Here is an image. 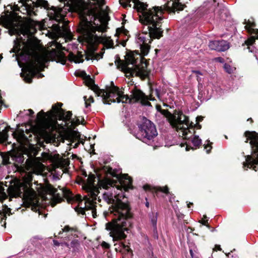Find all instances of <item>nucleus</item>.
Returning <instances> with one entry per match:
<instances>
[{
	"label": "nucleus",
	"mask_w": 258,
	"mask_h": 258,
	"mask_svg": "<svg viewBox=\"0 0 258 258\" xmlns=\"http://www.w3.org/2000/svg\"><path fill=\"white\" fill-rule=\"evenodd\" d=\"M139 128L136 138L146 144H150L151 141L157 135L155 126L146 118H143L142 123L139 125Z\"/></svg>",
	"instance_id": "1a4fd4ad"
},
{
	"label": "nucleus",
	"mask_w": 258,
	"mask_h": 258,
	"mask_svg": "<svg viewBox=\"0 0 258 258\" xmlns=\"http://www.w3.org/2000/svg\"><path fill=\"white\" fill-rule=\"evenodd\" d=\"M255 37H251L249 39H248L246 41H245V44L247 45V49H248L250 52H253V50L252 49V47H250L254 42H255Z\"/></svg>",
	"instance_id": "7c9ffc66"
},
{
	"label": "nucleus",
	"mask_w": 258,
	"mask_h": 258,
	"mask_svg": "<svg viewBox=\"0 0 258 258\" xmlns=\"http://www.w3.org/2000/svg\"><path fill=\"white\" fill-rule=\"evenodd\" d=\"M50 46H54L50 51H46L42 54L34 55L31 60L26 63V66L22 69L21 76L27 83L32 82V78L37 76L38 78L43 77L40 73L42 71L45 63L49 60L56 61L64 64L67 58L64 54L60 51L62 49V46L60 42H53Z\"/></svg>",
	"instance_id": "7ed1b4c3"
},
{
	"label": "nucleus",
	"mask_w": 258,
	"mask_h": 258,
	"mask_svg": "<svg viewBox=\"0 0 258 258\" xmlns=\"http://www.w3.org/2000/svg\"><path fill=\"white\" fill-rule=\"evenodd\" d=\"M189 252H190V254L191 255V258H195V256L194 255L193 250L192 249H190Z\"/></svg>",
	"instance_id": "49530a36"
},
{
	"label": "nucleus",
	"mask_w": 258,
	"mask_h": 258,
	"mask_svg": "<svg viewBox=\"0 0 258 258\" xmlns=\"http://www.w3.org/2000/svg\"><path fill=\"white\" fill-rule=\"evenodd\" d=\"M217 41H213L210 42L209 46L211 49L216 50V48H217V45L216 44L215 42Z\"/></svg>",
	"instance_id": "4c0bfd02"
},
{
	"label": "nucleus",
	"mask_w": 258,
	"mask_h": 258,
	"mask_svg": "<svg viewBox=\"0 0 258 258\" xmlns=\"http://www.w3.org/2000/svg\"><path fill=\"white\" fill-rule=\"evenodd\" d=\"M32 134L33 132L26 128V126H18L12 135L14 138L23 147L29 144Z\"/></svg>",
	"instance_id": "4468645a"
},
{
	"label": "nucleus",
	"mask_w": 258,
	"mask_h": 258,
	"mask_svg": "<svg viewBox=\"0 0 258 258\" xmlns=\"http://www.w3.org/2000/svg\"><path fill=\"white\" fill-rule=\"evenodd\" d=\"M103 198L105 201L108 204H113V195L109 191L105 192L103 194Z\"/></svg>",
	"instance_id": "c756f323"
},
{
	"label": "nucleus",
	"mask_w": 258,
	"mask_h": 258,
	"mask_svg": "<svg viewBox=\"0 0 258 258\" xmlns=\"http://www.w3.org/2000/svg\"><path fill=\"white\" fill-rule=\"evenodd\" d=\"M119 4L124 8H131L132 4L131 2L134 3V9H136L138 12H143L148 10V5L140 2L139 0H119Z\"/></svg>",
	"instance_id": "6ab92c4d"
},
{
	"label": "nucleus",
	"mask_w": 258,
	"mask_h": 258,
	"mask_svg": "<svg viewBox=\"0 0 258 258\" xmlns=\"http://www.w3.org/2000/svg\"><path fill=\"white\" fill-rule=\"evenodd\" d=\"M105 229L109 231V235L113 237V220L106 224Z\"/></svg>",
	"instance_id": "2f4dec72"
},
{
	"label": "nucleus",
	"mask_w": 258,
	"mask_h": 258,
	"mask_svg": "<svg viewBox=\"0 0 258 258\" xmlns=\"http://www.w3.org/2000/svg\"><path fill=\"white\" fill-rule=\"evenodd\" d=\"M9 127H6L2 132H0V142H6L8 139V132L9 131Z\"/></svg>",
	"instance_id": "cd10ccee"
},
{
	"label": "nucleus",
	"mask_w": 258,
	"mask_h": 258,
	"mask_svg": "<svg viewBox=\"0 0 258 258\" xmlns=\"http://www.w3.org/2000/svg\"><path fill=\"white\" fill-rule=\"evenodd\" d=\"M164 10L161 7H155L143 12H139L140 21L143 25V32L136 36V42L138 44L143 55H147L149 51L152 39H159L163 36L162 21Z\"/></svg>",
	"instance_id": "f03ea898"
},
{
	"label": "nucleus",
	"mask_w": 258,
	"mask_h": 258,
	"mask_svg": "<svg viewBox=\"0 0 258 258\" xmlns=\"http://www.w3.org/2000/svg\"><path fill=\"white\" fill-rule=\"evenodd\" d=\"M86 85L90 87L96 95L102 97V100L104 104H111L113 101V82H110L109 86H106L105 90L100 89L98 86L94 84V81L90 77H88L85 80Z\"/></svg>",
	"instance_id": "9d476101"
},
{
	"label": "nucleus",
	"mask_w": 258,
	"mask_h": 258,
	"mask_svg": "<svg viewBox=\"0 0 258 258\" xmlns=\"http://www.w3.org/2000/svg\"><path fill=\"white\" fill-rule=\"evenodd\" d=\"M198 125V128H201V126L200 125Z\"/></svg>",
	"instance_id": "774afa93"
},
{
	"label": "nucleus",
	"mask_w": 258,
	"mask_h": 258,
	"mask_svg": "<svg viewBox=\"0 0 258 258\" xmlns=\"http://www.w3.org/2000/svg\"><path fill=\"white\" fill-rule=\"evenodd\" d=\"M74 229L73 228L70 227L69 226H66L63 228L62 229V230L60 231L58 234H61L62 232H65L66 233H68V234H66V237L69 239V235L70 234L73 235V232H74Z\"/></svg>",
	"instance_id": "c85d7f7f"
},
{
	"label": "nucleus",
	"mask_w": 258,
	"mask_h": 258,
	"mask_svg": "<svg viewBox=\"0 0 258 258\" xmlns=\"http://www.w3.org/2000/svg\"><path fill=\"white\" fill-rule=\"evenodd\" d=\"M217 60H218V61H219L220 62H223V59L221 57H217L216 58Z\"/></svg>",
	"instance_id": "864d4df0"
},
{
	"label": "nucleus",
	"mask_w": 258,
	"mask_h": 258,
	"mask_svg": "<svg viewBox=\"0 0 258 258\" xmlns=\"http://www.w3.org/2000/svg\"><path fill=\"white\" fill-rule=\"evenodd\" d=\"M146 206L147 207H149V204L148 202L146 203Z\"/></svg>",
	"instance_id": "0e129e2a"
},
{
	"label": "nucleus",
	"mask_w": 258,
	"mask_h": 258,
	"mask_svg": "<svg viewBox=\"0 0 258 258\" xmlns=\"http://www.w3.org/2000/svg\"><path fill=\"white\" fill-rule=\"evenodd\" d=\"M206 218H207V217L206 216H204V218L202 219V220L200 221V222L203 225H206L208 228H209L210 226L209 225L207 224V223H208V220H207Z\"/></svg>",
	"instance_id": "a19ab883"
},
{
	"label": "nucleus",
	"mask_w": 258,
	"mask_h": 258,
	"mask_svg": "<svg viewBox=\"0 0 258 258\" xmlns=\"http://www.w3.org/2000/svg\"><path fill=\"white\" fill-rule=\"evenodd\" d=\"M203 120V117L202 116H198L196 118V121L199 122L200 121H201Z\"/></svg>",
	"instance_id": "a18cd8bd"
},
{
	"label": "nucleus",
	"mask_w": 258,
	"mask_h": 258,
	"mask_svg": "<svg viewBox=\"0 0 258 258\" xmlns=\"http://www.w3.org/2000/svg\"><path fill=\"white\" fill-rule=\"evenodd\" d=\"M150 218L151 221V223L154 228L156 227L157 224V213H152L150 215Z\"/></svg>",
	"instance_id": "473e14b6"
},
{
	"label": "nucleus",
	"mask_w": 258,
	"mask_h": 258,
	"mask_svg": "<svg viewBox=\"0 0 258 258\" xmlns=\"http://www.w3.org/2000/svg\"><path fill=\"white\" fill-rule=\"evenodd\" d=\"M52 110L49 112V115L48 116V119H46V114L43 111H40L37 114V119L39 121L42 122L41 128L42 132L46 135H48L52 133V132L55 131L57 128V122L56 120L53 119L52 117L53 116L50 115V113Z\"/></svg>",
	"instance_id": "ddd939ff"
},
{
	"label": "nucleus",
	"mask_w": 258,
	"mask_h": 258,
	"mask_svg": "<svg viewBox=\"0 0 258 258\" xmlns=\"http://www.w3.org/2000/svg\"><path fill=\"white\" fill-rule=\"evenodd\" d=\"M32 175L28 173L27 177L23 181L16 180L8 189V196L0 187V200L3 202L9 196L10 200L13 198L21 197L31 206V209L34 212L38 210V201L36 199L35 191L31 187Z\"/></svg>",
	"instance_id": "20e7f679"
},
{
	"label": "nucleus",
	"mask_w": 258,
	"mask_h": 258,
	"mask_svg": "<svg viewBox=\"0 0 258 258\" xmlns=\"http://www.w3.org/2000/svg\"><path fill=\"white\" fill-rule=\"evenodd\" d=\"M212 148V147L209 145L205 146V149L207 150V152L209 153Z\"/></svg>",
	"instance_id": "37998d69"
},
{
	"label": "nucleus",
	"mask_w": 258,
	"mask_h": 258,
	"mask_svg": "<svg viewBox=\"0 0 258 258\" xmlns=\"http://www.w3.org/2000/svg\"><path fill=\"white\" fill-rule=\"evenodd\" d=\"M126 60L128 65H133L131 68L128 66L126 67V73H129L132 76L134 75L137 76L146 75V72L144 67H140L139 65V63L141 62V56L138 52H133L128 54Z\"/></svg>",
	"instance_id": "9b49d317"
},
{
	"label": "nucleus",
	"mask_w": 258,
	"mask_h": 258,
	"mask_svg": "<svg viewBox=\"0 0 258 258\" xmlns=\"http://www.w3.org/2000/svg\"><path fill=\"white\" fill-rule=\"evenodd\" d=\"M35 240H36V238H35V237H34V238H33L31 239L30 240V241H31V242L32 243V242H33L35 241Z\"/></svg>",
	"instance_id": "13d9d810"
},
{
	"label": "nucleus",
	"mask_w": 258,
	"mask_h": 258,
	"mask_svg": "<svg viewBox=\"0 0 258 258\" xmlns=\"http://www.w3.org/2000/svg\"><path fill=\"white\" fill-rule=\"evenodd\" d=\"M214 249L218 250H221V248L220 245H216L215 246Z\"/></svg>",
	"instance_id": "de8ad7c7"
},
{
	"label": "nucleus",
	"mask_w": 258,
	"mask_h": 258,
	"mask_svg": "<svg viewBox=\"0 0 258 258\" xmlns=\"http://www.w3.org/2000/svg\"><path fill=\"white\" fill-rule=\"evenodd\" d=\"M69 123H71L69 127L73 128L75 126L80 124L81 123V121L80 120L79 118H77L76 119H73Z\"/></svg>",
	"instance_id": "72a5a7b5"
},
{
	"label": "nucleus",
	"mask_w": 258,
	"mask_h": 258,
	"mask_svg": "<svg viewBox=\"0 0 258 258\" xmlns=\"http://www.w3.org/2000/svg\"><path fill=\"white\" fill-rule=\"evenodd\" d=\"M101 174L102 179L100 180L99 183L103 188L107 189L113 186V170L109 166L104 165L101 169Z\"/></svg>",
	"instance_id": "dca6fc26"
},
{
	"label": "nucleus",
	"mask_w": 258,
	"mask_h": 258,
	"mask_svg": "<svg viewBox=\"0 0 258 258\" xmlns=\"http://www.w3.org/2000/svg\"><path fill=\"white\" fill-rule=\"evenodd\" d=\"M18 2L21 4L20 7L24 6L26 9L30 8L32 4L36 7H43L45 9H48V4L44 0H37L36 2L33 0H19Z\"/></svg>",
	"instance_id": "aec40b11"
},
{
	"label": "nucleus",
	"mask_w": 258,
	"mask_h": 258,
	"mask_svg": "<svg viewBox=\"0 0 258 258\" xmlns=\"http://www.w3.org/2000/svg\"><path fill=\"white\" fill-rule=\"evenodd\" d=\"M47 192L51 195V205L54 207L57 203L61 202L62 197L66 198L68 201L73 200V196L71 192L66 188L60 189V192H57V189L50 184H48L45 187Z\"/></svg>",
	"instance_id": "f8f14e48"
},
{
	"label": "nucleus",
	"mask_w": 258,
	"mask_h": 258,
	"mask_svg": "<svg viewBox=\"0 0 258 258\" xmlns=\"http://www.w3.org/2000/svg\"><path fill=\"white\" fill-rule=\"evenodd\" d=\"M157 190L158 191H162L165 194H167L168 192V188L167 186L163 187H159L158 188Z\"/></svg>",
	"instance_id": "58836bf2"
},
{
	"label": "nucleus",
	"mask_w": 258,
	"mask_h": 258,
	"mask_svg": "<svg viewBox=\"0 0 258 258\" xmlns=\"http://www.w3.org/2000/svg\"><path fill=\"white\" fill-rule=\"evenodd\" d=\"M114 249L116 251H119L123 253H132L129 247L122 242L114 243Z\"/></svg>",
	"instance_id": "b1692460"
},
{
	"label": "nucleus",
	"mask_w": 258,
	"mask_h": 258,
	"mask_svg": "<svg viewBox=\"0 0 258 258\" xmlns=\"http://www.w3.org/2000/svg\"><path fill=\"white\" fill-rule=\"evenodd\" d=\"M90 100L93 102V98L92 97H90Z\"/></svg>",
	"instance_id": "e2e57ef3"
},
{
	"label": "nucleus",
	"mask_w": 258,
	"mask_h": 258,
	"mask_svg": "<svg viewBox=\"0 0 258 258\" xmlns=\"http://www.w3.org/2000/svg\"><path fill=\"white\" fill-rule=\"evenodd\" d=\"M101 246L104 248H108L110 247V245L105 241H103L101 243Z\"/></svg>",
	"instance_id": "79ce46f5"
},
{
	"label": "nucleus",
	"mask_w": 258,
	"mask_h": 258,
	"mask_svg": "<svg viewBox=\"0 0 258 258\" xmlns=\"http://www.w3.org/2000/svg\"><path fill=\"white\" fill-rule=\"evenodd\" d=\"M149 188V186L148 185H145L144 186V188L145 189V190H147V189H148Z\"/></svg>",
	"instance_id": "4d7b16f0"
},
{
	"label": "nucleus",
	"mask_w": 258,
	"mask_h": 258,
	"mask_svg": "<svg viewBox=\"0 0 258 258\" xmlns=\"http://www.w3.org/2000/svg\"><path fill=\"white\" fill-rule=\"evenodd\" d=\"M192 205V203H189L188 205H187V206L188 208H190V207H191V205Z\"/></svg>",
	"instance_id": "052dcab7"
},
{
	"label": "nucleus",
	"mask_w": 258,
	"mask_h": 258,
	"mask_svg": "<svg viewBox=\"0 0 258 258\" xmlns=\"http://www.w3.org/2000/svg\"><path fill=\"white\" fill-rule=\"evenodd\" d=\"M28 111H29L30 112V114H33L34 113V112L31 109H29L28 110Z\"/></svg>",
	"instance_id": "5fc2aeb1"
},
{
	"label": "nucleus",
	"mask_w": 258,
	"mask_h": 258,
	"mask_svg": "<svg viewBox=\"0 0 258 258\" xmlns=\"http://www.w3.org/2000/svg\"><path fill=\"white\" fill-rule=\"evenodd\" d=\"M191 142L194 147H191V149L193 150L199 147L202 143V141L200 139H199L198 136H195L194 138L191 139Z\"/></svg>",
	"instance_id": "bb28decb"
},
{
	"label": "nucleus",
	"mask_w": 258,
	"mask_h": 258,
	"mask_svg": "<svg viewBox=\"0 0 258 258\" xmlns=\"http://www.w3.org/2000/svg\"><path fill=\"white\" fill-rule=\"evenodd\" d=\"M192 73L197 75H202V74L199 71H192Z\"/></svg>",
	"instance_id": "09e8293b"
},
{
	"label": "nucleus",
	"mask_w": 258,
	"mask_h": 258,
	"mask_svg": "<svg viewBox=\"0 0 258 258\" xmlns=\"http://www.w3.org/2000/svg\"><path fill=\"white\" fill-rule=\"evenodd\" d=\"M183 6L178 0H170L164 6V8L168 11L174 12L182 10Z\"/></svg>",
	"instance_id": "412c9836"
},
{
	"label": "nucleus",
	"mask_w": 258,
	"mask_h": 258,
	"mask_svg": "<svg viewBox=\"0 0 258 258\" xmlns=\"http://www.w3.org/2000/svg\"><path fill=\"white\" fill-rule=\"evenodd\" d=\"M245 135L247 137L246 142L250 140L251 155L245 156L243 167L245 170L249 168L256 171L258 170V134L255 132H246Z\"/></svg>",
	"instance_id": "0eeeda50"
},
{
	"label": "nucleus",
	"mask_w": 258,
	"mask_h": 258,
	"mask_svg": "<svg viewBox=\"0 0 258 258\" xmlns=\"http://www.w3.org/2000/svg\"><path fill=\"white\" fill-rule=\"evenodd\" d=\"M192 205V203H189L188 205H187V206L188 208H190V207H191V205Z\"/></svg>",
	"instance_id": "bf43d9fd"
},
{
	"label": "nucleus",
	"mask_w": 258,
	"mask_h": 258,
	"mask_svg": "<svg viewBox=\"0 0 258 258\" xmlns=\"http://www.w3.org/2000/svg\"><path fill=\"white\" fill-rule=\"evenodd\" d=\"M84 189L87 191V195L84 197V201L81 199V196L78 195L76 197V201H78V207L76 208V211L79 214L91 215L94 218L97 217V212L95 209V201L97 199V196L99 193V188L94 185L91 182L84 185Z\"/></svg>",
	"instance_id": "39448f33"
},
{
	"label": "nucleus",
	"mask_w": 258,
	"mask_h": 258,
	"mask_svg": "<svg viewBox=\"0 0 258 258\" xmlns=\"http://www.w3.org/2000/svg\"><path fill=\"white\" fill-rule=\"evenodd\" d=\"M17 8L15 9L16 11H20L19 9L20 7L18 6V4L16 5Z\"/></svg>",
	"instance_id": "6e6d98bb"
},
{
	"label": "nucleus",
	"mask_w": 258,
	"mask_h": 258,
	"mask_svg": "<svg viewBox=\"0 0 258 258\" xmlns=\"http://www.w3.org/2000/svg\"><path fill=\"white\" fill-rule=\"evenodd\" d=\"M186 151H188L189 150V147H188V146L187 145L186 147Z\"/></svg>",
	"instance_id": "69168bd1"
},
{
	"label": "nucleus",
	"mask_w": 258,
	"mask_h": 258,
	"mask_svg": "<svg viewBox=\"0 0 258 258\" xmlns=\"http://www.w3.org/2000/svg\"><path fill=\"white\" fill-rule=\"evenodd\" d=\"M53 16H52V18L54 19L57 22H58L59 23H62L61 26L58 25V28H61L66 34L70 35L69 39H72V36L70 34V32L68 29V27L66 24V21L64 20V14L63 10L61 8H56L53 7Z\"/></svg>",
	"instance_id": "f3484780"
},
{
	"label": "nucleus",
	"mask_w": 258,
	"mask_h": 258,
	"mask_svg": "<svg viewBox=\"0 0 258 258\" xmlns=\"http://www.w3.org/2000/svg\"><path fill=\"white\" fill-rule=\"evenodd\" d=\"M249 120H250L251 121H252V119L250 118H248L247 119V121H249Z\"/></svg>",
	"instance_id": "338daca9"
},
{
	"label": "nucleus",
	"mask_w": 258,
	"mask_h": 258,
	"mask_svg": "<svg viewBox=\"0 0 258 258\" xmlns=\"http://www.w3.org/2000/svg\"><path fill=\"white\" fill-rule=\"evenodd\" d=\"M3 212L4 214L3 217L2 218V220L6 218V215L8 214L10 215L11 214V209L8 208L7 207H5L4 209H3Z\"/></svg>",
	"instance_id": "c9c22d12"
},
{
	"label": "nucleus",
	"mask_w": 258,
	"mask_h": 258,
	"mask_svg": "<svg viewBox=\"0 0 258 258\" xmlns=\"http://www.w3.org/2000/svg\"><path fill=\"white\" fill-rule=\"evenodd\" d=\"M113 207V205H111V206L110 207L109 209H110V213H112L113 212L112 210H111V208Z\"/></svg>",
	"instance_id": "680f3d73"
},
{
	"label": "nucleus",
	"mask_w": 258,
	"mask_h": 258,
	"mask_svg": "<svg viewBox=\"0 0 258 258\" xmlns=\"http://www.w3.org/2000/svg\"><path fill=\"white\" fill-rule=\"evenodd\" d=\"M167 119L170 124L178 132L179 135L185 139H189L195 133L188 117L181 111H175L173 114L167 113Z\"/></svg>",
	"instance_id": "423d86ee"
},
{
	"label": "nucleus",
	"mask_w": 258,
	"mask_h": 258,
	"mask_svg": "<svg viewBox=\"0 0 258 258\" xmlns=\"http://www.w3.org/2000/svg\"><path fill=\"white\" fill-rule=\"evenodd\" d=\"M215 43L217 45L216 50L218 51H224L229 47L228 43L225 40L218 41Z\"/></svg>",
	"instance_id": "a878e982"
},
{
	"label": "nucleus",
	"mask_w": 258,
	"mask_h": 258,
	"mask_svg": "<svg viewBox=\"0 0 258 258\" xmlns=\"http://www.w3.org/2000/svg\"><path fill=\"white\" fill-rule=\"evenodd\" d=\"M61 245L66 246V247H68L69 248H70V245L67 242H64L61 243Z\"/></svg>",
	"instance_id": "c03bdc74"
},
{
	"label": "nucleus",
	"mask_w": 258,
	"mask_h": 258,
	"mask_svg": "<svg viewBox=\"0 0 258 258\" xmlns=\"http://www.w3.org/2000/svg\"><path fill=\"white\" fill-rule=\"evenodd\" d=\"M6 27L9 29V33L11 35H29L31 32L27 27H24L22 24L17 22L13 19H10L7 21Z\"/></svg>",
	"instance_id": "2eb2a0df"
},
{
	"label": "nucleus",
	"mask_w": 258,
	"mask_h": 258,
	"mask_svg": "<svg viewBox=\"0 0 258 258\" xmlns=\"http://www.w3.org/2000/svg\"><path fill=\"white\" fill-rule=\"evenodd\" d=\"M53 242L54 245H55L56 246H58L60 244L59 243L57 240H53Z\"/></svg>",
	"instance_id": "8fccbe9b"
},
{
	"label": "nucleus",
	"mask_w": 258,
	"mask_h": 258,
	"mask_svg": "<svg viewBox=\"0 0 258 258\" xmlns=\"http://www.w3.org/2000/svg\"><path fill=\"white\" fill-rule=\"evenodd\" d=\"M224 68L225 71L228 73L231 74L233 72V69L230 65L228 64H225Z\"/></svg>",
	"instance_id": "e433bc0d"
},
{
	"label": "nucleus",
	"mask_w": 258,
	"mask_h": 258,
	"mask_svg": "<svg viewBox=\"0 0 258 258\" xmlns=\"http://www.w3.org/2000/svg\"><path fill=\"white\" fill-rule=\"evenodd\" d=\"M126 31L124 28H117L116 30V33L114 35L117 38L116 40V45H119L121 44L123 46H125L126 44V39L124 37L126 35Z\"/></svg>",
	"instance_id": "4be33fe9"
},
{
	"label": "nucleus",
	"mask_w": 258,
	"mask_h": 258,
	"mask_svg": "<svg viewBox=\"0 0 258 258\" xmlns=\"http://www.w3.org/2000/svg\"><path fill=\"white\" fill-rule=\"evenodd\" d=\"M155 91V93H156V96H157L158 98H159V97H160V96H159V90H157V89H156Z\"/></svg>",
	"instance_id": "603ef678"
},
{
	"label": "nucleus",
	"mask_w": 258,
	"mask_h": 258,
	"mask_svg": "<svg viewBox=\"0 0 258 258\" xmlns=\"http://www.w3.org/2000/svg\"><path fill=\"white\" fill-rule=\"evenodd\" d=\"M70 245V248H72L75 249L76 248H77L79 247V246L80 245V242L78 240L75 239V240H73L71 242Z\"/></svg>",
	"instance_id": "f704fd0d"
},
{
	"label": "nucleus",
	"mask_w": 258,
	"mask_h": 258,
	"mask_svg": "<svg viewBox=\"0 0 258 258\" xmlns=\"http://www.w3.org/2000/svg\"><path fill=\"white\" fill-rule=\"evenodd\" d=\"M114 242L124 239L128 230L127 221L132 217L131 209L126 203L124 192L132 188V180L127 174H122L121 169L114 168Z\"/></svg>",
	"instance_id": "f257e3e1"
},
{
	"label": "nucleus",
	"mask_w": 258,
	"mask_h": 258,
	"mask_svg": "<svg viewBox=\"0 0 258 258\" xmlns=\"http://www.w3.org/2000/svg\"><path fill=\"white\" fill-rule=\"evenodd\" d=\"M113 90L114 102H121L122 103L129 102L132 103L140 101L143 105H147L149 104L148 102L149 98L139 90H134L132 93V98H131L124 95L122 90L114 85Z\"/></svg>",
	"instance_id": "6e6552de"
},
{
	"label": "nucleus",
	"mask_w": 258,
	"mask_h": 258,
	"mask_svg": "<svg viewBox=\"0 0 258 258\" xmlns=\"http://www.w3.org/2000/svg\"><path fill=\"white\" fill-rule=\"evenodd\" d=\"M3 158V163L4 164H7L9 161V157L8 156H2Z\"/></svg>",
	"instance_id": "ea45409f"
},
{
	"label": "nucleus",
	"mask_w": 258,
	"mask_h": 258,
	"mask_svg": "<svg viewBox=\"0 0 258 258\" xmlns=\"http://www.w3.org/2000/svg\"><path fill=\"white\" fill-rule=\"evenodd\" d=\"M244 23L245 25V28L249 33H255L257 35L256 38H258V30H255L254 27H255V24L252 21L248 20L247 21L245 20Z\"/></svg>",
	"instance_id": "393cba45"
},
{
	"label": "nucleus",
	"mask_w": 258,
	"mask_h": 258,
	"mask_svg": "<svg viewBox=\"0 0 258 258\" xmlns=\"http://www.w3.org/2000/svg\"><path fill=\"white\" fill-rule=\"evenodd\" d=\"M83 57L84 55L82 53V52L78 51L76 54L73 52H70L68 55V58L69 60L75 63L82 62L84 61Z\"/></svg>",
	"instance_id": "5701e85b"
},
{
	"label": "nucleus",
	"mask_w": 258,
	"mask_h": 258,
	"mask_svg": "<svg viewBox=\"0 0 258 258\" xmlns=\"http://www.w3.org/2000/svg\"><path fill=\"white\" fill-rule=\"evenodd\" d=\"M79 144V143H76L73 145V143L71 144V146H73L74 148H77L78 146V145Z\"/></svg>",
	"instance_id": "3c124183"
},
{
	"label": "nucleus",
	"mask_w": 258,
	"mask_h": 258,
	"mask_svg": "<svg viewBox=\"0 0 258 258\" xmlns=\"http://www.w3.org/2000/svg\"><path fill=\"white\" fill-rule=\"evenodd\" d=\"M58 105H53L52 106V111L50 113L51 116H54L56 114H59L60 117L62 120L66 122V124H67V127H69L68 124L70 123V120L72 115V112L67 111L64 112L62 109L60 108L62 105L61 103H58Z\"/></svg>",
	"instance_id": "a211bd4d"
}]
</instances>
